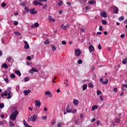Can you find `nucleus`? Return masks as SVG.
Here are the masks:
<instances>
[{
  "mask_svg": "<svg viewBox=\"0 0 127 127\" xmlns=\"http://www.w3.org/2000/svg\"><path fill=\"white\" fill-rule=\"evenodd\" d=\"M95 121H96V119L93 118L91 120V123H94V122H95Z\"/></svg>",
  "mask_w": 127,
  "mask_h": 127,
  "instance_id": "nucleus-60",
  "label": "nucleus"
},
{
  "mask_svg": "<svg viewBox=\"0 0 127 127\" xmlns=\"http://www.w3.org/2000/svg\"><path fill=\"white\" fill-rule=\"evenodd\" d=\"M101 34H102V32H98L97 33V35H101Z\"/></svg>",
  "mask_w": 127,
  "mask_h": 127,
  "instance_id": "nucleus-61",
  "label": "nucleus"
},
{
  "mask_svg": "<svg viewBox=\"0 0 127 127\" xmlns=\"http://www.w3.org/2000/svg\"><path fill=\"white\" fill-rule=\"evenodd\" d=\"M110 8H112V9H113V12L115 13L116 14L119 13V8H118L117 7L112 6L110 7Z\"/></svg>",
  "mask_w": 127,
  "mask_h": 127,
  "instance_id": "nucleus-4",
  "label": "nucleus"
},
{
  "mask_svg": "<svg viewBox=\"0 0 127 127\" xmlns=\"http://www.w3.org/2000/svg\"><path fill=\"white\" fill-rule=\"evenodd\" d=\"M99 30L100 31H103V26H100V27H99Z\"/></svg>",
  "mask_w": 127,
  "mask_h": 127,
  "instance_id": "nucleus-51",
  "label": "nucleus"
},
{
  "mask_svg": "<svg viewBox=\"0 0 127 127\" xmlns=\"http://www.w3.org/2000/svg\"><path fill=\"white\" fill-rule=\"evenodd\" d=\"M45 44H49V40H47V41H45Z\"/></svg>",
  "mask_w": 127,
  "mask_h": 127,
  "instance_id": "nucleus-50",
  "label": "nucleus"
},
{
  "mask_svg": "<svg viewBox=\"0 0 127 127\" xmlns=\"http://www.w3.org/2000/svg\"><path fill=\"white\" fill-rule=\"evenodd\" d=\"M96 1L95 0H90L88 2L89 4H94Z\"/></svg>",
  "mask_w": 127,
  "mask_h": 127,
  "instance_id": "nucleus-28",
  "label": "nucleus"
},
{
  "mask_svg": "<svg viewBox=\"0 0 127 127\" xmlns=\"http://www.w3.org/2000/svg\"><path fill=\"white\" fill-rule=\"evenodd\" d=\"M10 77H11V78H12L13 79H14V78H15V75H14V74L12 73L10 75Z\"/></svg>",
  "mask_w": 127,
  "mask_h": 127,
  "instance_id": "nucleus-39",
  "label": "nucleus"
},
{
  "mask_svg": "<svg viewBox=\"0 0 127 127\" xmlns=\"http://www.w3.org/2000/svg\"><path fill=\"white\" fill-rule=\"evenodd\" d=\"M101 22L102 24H104V25H106V24H107V21H106L105 20H102L101 21Z\"/></svg>",
  "mask_w": 127,
  "mask_h": 127,
  "instance_id": "nucleus-31",
  "label": "nucleus"
},
{
  "mask_svg": "<svg viewBox=\"0 0 127 127\" xmlns=\"http://www.w3.org/2000/svg\"><path fill=\"white\" fill-rule=\"evenodd\" d=\"M17 24H18V22L16 21L14 22V25H17Z\"/></svg>",
  "mask_w": 127,
  "mask_h": 127,
  "instance_id": "nucleus-56",
  "label": "nucleus"
},
{
  "mask_svg": "<svg viewBox=\"0 0 127 127\" xmlns=\"http://www.w3.org/2000/svg\"><path fill=\"white\" fill-rule=\"evenodd\" d=\"M91 8V7L90 6H86L85 7V10H89Z\"/></svg>",
  "mask_w": 127,
  "mask_h": 127,
  "instance_id": "nucleus-40",
  "label": "nucleus"
},
{
  "mask_svg": "<svg viewBox=\"0 0 127 127\" xmlns=\"http://www.w3.org/2000/svg\"><path fill=\"white\" fill-rule=\"evenodd\" d=\"M73 104L74 106H78L79 105V100L77 99H74L73 100Z\"/></svg>",
  "mask_w": 127,
  "mask_h": 127,
  "instance_id": "nucleus-13",
  "label": "nucleus"
},
{
  "mask_svg": "<svg viewBox=\"0 0 127 127\" xmlns=\"http://www.w3.org/2000/svg\"><path fill=\"white\" fill-rule=\"evenodd\" d=\"M32 70L33 72H38V69H37L36 68H35V67H32Z\"/></svg>",
  "mask_w": 127,
  "mask_h": 127,
  "instance_id": "nucleus-25",
  "label": "nucleus"
},
{
  "mask_svg": "<svg viewBox=\"0 0 127 127\" xmlns=\"http://www.w3.org/2000/svg\"><path fill=\"white\" fill-rule=\"evenodd\" d=\"M33 70H32V68L31 69H30L29 70V72H30V73H31V74H33Z\"/></svg>",
  "mask_w": 127,
  "mask_h": 127,
  "instance_id": "nucleus-58",
  "label": "nucleus"
},
{
  "mask_svg": "<svg viewBox=\"0 0 127 127\" xmlns=\"http://www.w3.org/2000/svg\"><path fill=\"white\" fill-rule=\"evenodd\" d=\"M4 107V104L3 103L0 104V109H2Z\"/></svg>",
  "mask_w": 127,
  "mask_h": 127,
  "instance_id": "nucleus-41",
  "label": "nucleus"
},
{
  "mask_svg": "<svg viewBox=\"0 0 127 127\" xmlns=\"http://www.w3.org/2000/svg\"><path fill=\"white\" fill-rule=\"evenodd\" d=\"M23 124L25 127H32V126H29L27 123H26V121H25V120H23Z\"/></svg>",
  "mask_w": 127,
  "mask_h": 127,
  "instance_id": "nucleus-17",
  "label": "nucleus"
},
{
  "mask_svg": "<svg viewBox=\"0 0 127 127\" xmlns=\"http://www.w3.org/2000/svg\"><path fill=\"white\" fill-rule=\"evenodd\" d=\"M25 10H26V11L27 12H29V11H30V10L29 9V8H28V7H27V6L25 7Z\"/></svg>",
  "mask_w": 127,
  "mask_h": 127,
  "instance_id": "nucleus-32",
  "label": "nucleus"
},
{
  "mask_svg": "<svg viewBox=\"0 0 127 127\" xmlns=\"http://www.w3.org/2000/svg\"><path fill=\"white\" fill-rule=\"evenodd\" d=\"M33 4H34V5H40L41 6H42V5H43L42 3L37 1H33Z\"/></svg>",
  "mask_w": 127,
  "mask_h": 127,
  "instance_id": "nucleus-8",
  "label": "nucleus"
},
{
  "mask_svg": "<svg viewBox=\"0 0 127 127\" xmlns=\"http://www.w3.org/2000/svg\"><path fill=\"white\" fill-rule=\"evenodd\" d=\"M77 112V110L76 109H71V113H72V114H75Z\"/></svg>",
  "mask_w": 127,
  "mask_h": 127,
  "instance_id": "nucleus-35",
  "label": "nucleus"
},
{
  "mask_svg": "<svg viewBox=\"0 0 127 127\" xmlns=\"http://www.w3.org/2000/svg\"><path fill=\"white\" fill-rule=\"evenodd\" d=\"M9 126L10 127H14L15 125L14 124H13L12 122H11V121L9 122Z\"/></svg>",
  "mask_w": 127,
  "mask_h": 127,
  "instance_id": "nucleus-33",
  "label": "nucleus"
},
{
  "mask_svg": "<svg viewBox=\"0 0 127 127\" xmlns=\"http://www.w3.org/2000/svg\"><path fill=\"white\" fill-rule=\"evenodd\" d=\"M62 44H63V45H66V41H63L62 42Z\"/></svg>",
  "mask_w": 127,
  "mask_h": 127,
  "instance_id": "nucleus-54",
  "label": "nucleus"
},
{
  "mask_svg": "<svg viewBox=\"0 0 127 127\" xmlns=\"http://www.w3.org/2000/svg\"><path fill=\"white\" fill-rule=\"evenodd\" d=\"M31 14H36L37 13V11L35 10V8H32L30 10Z\"/></svg>",
  "mask_w": 127,
  "mask_h": 127,
  "instance_id": "nucleus-10",
  "label": "nucleus"
},
{
  "mask_svg": "<svg viewBox=\"0 0 127 127\" xmlns=\"http://www.w3.org/2000/svg\"><path fill=\"white\" fill-rule=\"evenodd\" d=\"M122 63L123 64H127V59H124V60H123V62H122Z\"/></svg>",
  "mask_w": 127,
  "mask_h": 127,
  "instance_id": "nucleus-30",
  "label": "nucleus"
},
{
  "mask_svg": "<svg viewBox=\"0 0 127 127\" xmlns=\"http://www.w3.org/2000/svg\"><path fill=\"white\" fill-rule=\"evenodd\" d=\"M34 26L35 27H38V26H39V24H38V23H35L34 24Z\"/></svg>",
  "mask_w": 127,
  "mask_h": 127,
  "instance_id": "nucleus-44",
  "label": "nucleus"
},
{
  "mask_svg": "<svg viewBox=\"0 0 127 127\" xmlns=\"http://www.w3.org/2000/svg\"><path fill=\"white\" fill-rule=\"evenodd\" d=\"M15 34H16V35H18L19 36L20 35V33L18 32H14Z\"/></svg>",
  "mask_w": 127,
  "mask_h": 127,
  "instance_id": "nucleus-49",
  "label": "nucleus"
},
{
  "mask_svg": "<svg viewBox=\"0 0 127 127\" xmlns=\"http://www.w3.org/2000/svg\"><path fill=\"white\" fill-rule=\"evenodd\" d=\"M125 19V17L124 16H121L119 18V21H123Z\"/></svg>",
  "mask_w": 127,
  "mask_h": 127,
  "instance_id": "nucleus-29",
  "label": "nucleus"
},
{
  "mask_svg": "<svg viewBox=\"0 0 127 127\" xmlns=\"http://www.w3.org/2000/svg\"><path fill=\"white\" fill-rule=\"evenodd\" d=\"M4 80L6 83H8V78L6 77L5 78H4Z\"/></svg>",
  "mask_w": 127,
  "mask_h": 127,
  "instance_id": "nucleus-45",
  "label": "nucleus"
},
{
  "mask_svg": "<svg viewBox=\"0 0 127 127\" xmlns=\"http://www.w3.org/2000/svg\"><path fill=\"white\" fill-rule=\"evenodd\" d=\"M100 15L104 17V18H106L108 16L107 15V13L105 11H103L101 13Z\"/></svg>",
  "mask_w": 127,
  "mask_h": 127,
  "instance_id": "nucleus-9",
  "label": "nucleus"
},
{
  "mask_svg": "<svg viewBox=\"0 0 127 127\" xmlns=\"http://www.w3.org/2000/svg\"><path fill=\"white\" fill-rule=\"evenodd\" d=\"M48 19L50 21V22H55L56 20L55 18H53V17L51 15H49L48 16Z\"/></svg>",
  "mask_w": 127,
  "mask_h": 127,
  "instance_id": "nucleus-5",
  "label": "nucleus"
},
{
  "mask_svg": "<svg viewBox=\"0 0 127 127\" xmlns=\"http://www.w3.org/2000/svg\"><path fill=\"white\" fill-rule=\"evenodd\" d=\"M87 84H84L83 85V87H82V90L83 91H85V90H86L87 89Z\"/></svg>",
  "mask_w": 127,
  "mask_h": 127,
  "instance_id": "nucleus-23",
  "label": "nucleus"
},
{
  "mask_svg": "<svg viewBox=\"0 0 127 127\" xmlns=\"http://www.w3.org/2000/svg\"><path fill=\"white\" fill-rule=\"evenodd\" d=\"M66 110L67 113H71V110L70 109V106H67L66 107Z\"/></svg>",
  "mask_w": 127,
  "mask_h": 127,
  "instance_id": "nucleus-19",
  "label": "nucleus"
},
{
  "mask_svg": "<svg viewBox=\"0 0 127 127\" xmlns=\"http://www.w3.org/2000/svg\"><path fill=\"white\" fill-rule=\"evenodd\" d=\"M15 74H17V75H18L19 76H21V73H20V71L19 70H15Z\"/></svg>",
  "mask_w": 127,
  "mask_h": 127,
  "instance_id": "nucleus-18",
  "label": "nucleus"
},
{
  "mask_svg": "<svg viewBox=\"0 0 127 127\" xmlns=\"http://www.w3.org/2000/svg\"><path fill=\"white\" fill-rule=\"evenodd\" d=\"M74 124H75V125H79V122H78V121H77V120H75L74 121Z\"/></svg>",
  "mask_w": 127,
  "mask_h": 127,
  "instance_id": "nucleus-53",
  "label": "nucleus"
},
{
  "mask_svg": "<svg viewBox=\"0 0 127 127\" xmlns=\"http://www.w3.org/2000/svg\"><path fill=\"white\" fill-rule=\"evenodd\" d=\"M7 61H8L9 63H10V62L12 61V58L11 57H8L7 58Z\"/></svg>",
  "mask_w": 127,
  "mask_h": 127,
  "instance_id": "nucleus-24",
  "label": "nucleus"
},
{
  "mask_svg": "<svg viewBox=\"0 0 127 127\" xmlns=\"http://www.w3.org/2000/svg\"><path fill=\"white\" fill-rule=\"evenodd\" d=\"M88 49L89 50V52H94V51H95V48H94V46L92 45L89 46Z\"/></svg>",
  "mask_w": 127,
  "mask_h": 127,
  "instance_id": "nucleus-7",
  "label": "nucleus"
},
{
  "mask_svg": "<svg viewBox=\"0 0 127 127\" xmlns=\"http://www.w3.org/2000/svg\"><path fill=\"white\" fill-rule=\"evenodd\" d=\"M2 68H5V69H7V68H8V66H7V64H3L2 65Z\"/></svg>",
  "mask_w": 127,
  "mask_h": 127,
  "instance_id": "nucleus-21",
  "label": "nucleus"
},
{
  "mask_svg": "<svg viewBox=\"0 0 127 127\" xmlns=\"http://www.w3.org/2000/svg\"><path fill=\"white\" fill-rule=\"evenodd\" d=\"M96 124L97 126H99L100 125V121H97L96 122Z\"/></svg>",
  "mask_w": 127,
  "mask_h": 127,
  "instance_id": "nucleus-64",
  "label": "nucleus"
},
{
  "mask_svg": "<svg viewBox=\"0 0 127 127\" xmlns=\"http://www.w3.org/2000/svg\"><path fill=\"white\" fill-rule=\"evenodd\" d=\"M31 92V90H24L23 91V93H24L25 96H27V95H28V94H29V93H30Z\"/></svg>",
  "mask_w": 127,
  "mask_h": 127,
  "instance_id": "nucleus-15",
  "label": "nucleus"
},
{
  "mask_svg": "<svg viewBox=\"0 0 127 127\" xmlns=\"http://www.w3.org/2000/svg\"><path fill=\"white\" fill-rule=\"evenodd\" d=\"M52 48L53 51H55V50H56V47H55L54 45L52 46Z\"/></svg>",
  "mask_w": 127,
  "mask_h": 127,
  "instance_id": "nucleus-36",
  "label": "nucleus"
},
{
  "mask_svg": "<svg viewBox=\"0 0 127 127\" xmlns=\"http://www.w3.org/2000/svg\"><path fill=\"white\" fill-rule=\"evenodd\" d=\"M108 82H109V81L108 80V79H106L105 81H102V83H103L104 85H106V84H108Z\"/></svg>",
  "mask_w": 127,
  "mask_h": 127,
  "instance_id": "nucleus-34",
  "label": "nucleus"
},
{
  "mask_svg": "<svg viewBox=\"0 0 127 127\" xmlns=\"http://www.w3.org/2000/svg\"><path fill=\"white\" fill-rule=\"evenodd\" d=\"M62 4H63V1L60 0L58 3V5H59V6H61V5H62Z\"/></svg>",
  "mask_w": 127,
  "mask_h": 127,
  "instance_id": "nucleus-27",
  "label": "nucleus"
},
{
  "mask_svg": "<svg viewBox=\"0 0 127 127\" xmlns=\"http://www.w3.org/2000/svg\"><path fill=\"white\" fill-rule=\"evenodd\" d=\"M42 118L44 120V121L47 120V117L46 116H43Z\"/></svg>",
  "mask_w": 127,
  "mask_h": 127,
  "instance_id": "nucleus-57",
  "label": "nucleus"
},
{
  "mask_svg": "<svg viewBox=\"0 0 127 127\" xmlns=\"http://www.w3.org/2000/svg\"><path fill=\"white\" fill-rule=\"evenodd\" d=\"M98 49H99L100 50H101V49H102V46H101V44H99L98 46Z\"/></svg>",
  "mask_w": 127,
  "mask_h": 127,
  "instance_id": "nucleus-52",
  "label": "nucleus"
},
{
  "mask_svg": "<svg viewBox=\"0 0 127 127\" xmlns=\"http://www.w3.org/2000/svg\"><path fill=\"white\" fill-rule=\"evenodd\" d=\"M101 94H102V92H101V91L100 90L97 91V95H101Z\"/></svg>",
  "mask_w": 127,
  "mask_h": 127,
  "instance_id": "nucleus-46",
  "label": "nucleus"
},
{
  "mask_svg": "<svg viewBox=\"0 0 127 127\" xmlns=\"http://www.w3.org/2000/svg\"><path fill=\"white\" fill-rule=\"evenodd\" d=\"M28 81H29V78L27 77H26L24 78V82H28Z\"/></svg>",
  "mask_w": 127,
  "mask_h": 127,
  "instance_id": "nucleus-37",
  "label": "nucleus"
},
{
  "mask_svg": "<svg viewBox=\"0 0 127 127\" xmlns=\"http://www.w3.org/2000/svg\"><path fill=\"white\" fill-rule=\"evenodd\" d=\"M88 86L89 88H93L94 87V85L92 83H89L88 84Z\"/></svg>",
  "mask_w": 127,
  "mask_h": 127,
  "instance_id": "nucleus-38",
  "label": "nucleus"
},
{
  "mask_svg": "<svg viewBox=\"0 0 127 127\" xmlns=\"http://www.w3.org/2000/svg\"><path fill=\"white\" fill-rule=\"evenodd\" d=\"M84 118V114H80V119H83Z\"/></svg>",
  "mask_w": 127,
  "mask_h": 127,
  "instance_id": "nucleus-62",
  "label": "nucleus"
},
{
  "mask_svg": "<svg viewBox=\"0 0 127 127\" xmlns=\"http://www.w3.org/2000/svg\"><path fill=\"white\" fill-rule=\"evenodd\" d=\"M46 96H50L51 95V92L49 91H46L45 93Z\"/></svg>",
  "mask_w": 127,
  "mask_h": 127,
  "instance_id": "nucleus-20",
  "label": "nucleus"
},
{
  "mask_svg": "<svg viewBox=\"0 0 127 127\" xmlns=\"http://www.w3.org/2000/svg\"><path fill=\"white\" fill-rule=\"evenodd\" d=\"M120 118H116L115 119V123H116L117 124H120Z\"/></svg>",
  "mask_w": 127,
  "mask_h": 127,
  "instance_id": "nucleus-26",
  "label": "nucleus"
},
{
  "mask_svg": "<svg viewBox=\"0 0 127 127\" xmlns=\"http://www.w3.org/2000/svg\"><path fill=\"white\" fill-rule=\"evenodd\" d=\"M35 106L36 107H40L41 106V102L39 100L35 101Z\"/></svg>",
  "mask_w": 127,
  "mask_h": 127,
  "instance_id": "nucleus-11",
  "label": "nucleus"
},
{
  "mask_svg": "<svg viewBox=\"0 0 127 127\" xmlns=\"http://www.w3.org/2000/svg\"><path fill=\"white\" fill-rule=\"evenodd\" d=\"M38 116V115L37 114H34L32 116H31V118H29L28 119V121L31 122V121H32V122H35V121L37 120Z\"/></svg>",
  "mask_w": 127,
  "mask_h": 127,
  "instance_id": "nucleus-3",
  "label": "nucleus"
},
{
  "mask_svg": "<svg viewBox=\"0 0 127 127\" xmlns=\"http://www.w3.org/2000/svg\"><path fill=\"white\" fill-rule=\"evenodd\" d=\"M57 126L58 127H61V126H62V123L61 122H60L58 123Z\"/></svg>",
  "mask_w": 127,
  "mask_h": 127,
  "instance_id": "nucleus-43",
  "label": "nucleus"
},
{
  "mask_svg": "<svg viewBox=\"0 0 127 127\" xmlns=\"http://www.w3.org/2000/svg\"><path fill=\"white\" fill-rule=\"evenodd\" d=\"M14 109L15 112H13L10 116V119L12 120V121H15V120H16V117L18 116V114H19V112L16 110V107H14Z\"/></svg>",
  "mask_w": 127,
  "mask_h": 127,
  "instance_id": "nucleus-2",
  "label": "nucleus"
},
{
  "mask_svg": "<svg viewBox=\"0 0 127 127\" xmlns=\"http://www.w3.org/2000/svg\"><path fill=\"white\" fill-rule=\"evenodd\" d=\"M127 84H124L122 86V90L126 91V90H127Z\"/></svg>",
  "mask_w": 127,
  "mask_h": 127,
  "instance_id": "nucleus-14",
  "label": "nucleus"
},
{
  "mask_svg": "<svg viewBox=\"0 0 127 127\" xmlns=\"http://www.w3.org/2000/svg\"><path fill=\"white\" fill-rule=\"evenodd\" d=\"M99 98L101 99V101H103L104 100V98H103V96H100Z\"/></svg>",
  "mask_w": 127,
  "mask_h": 127,
  "instance_id": "nucleus-59",
  "label": "nucleus"
},
{
  "mask_svg": "<svg viewBox=\"0 0 127 127\" xmlns=\"http://www.w3.org/2000/svg\"><path fill=\"white\" fill-rule=\"evenodd\" d=\"M27 60L30 61V60H31V57L30 56H28L27 57Z\"/></svg>",
  "mask_w": 127,
  "mask_h": 127,
  "instance_id": "nucleus-55",
  "label": "nucleus"
},
{
  "mask_svg": "<svg viewBox=\"0 0 127 127\" xmlns=\"http://www.w3.org/2000/svg\"><path fill=\"white\" fill-rule=\"evenodd\" d=\"M84 31H85V29L81 28L80 29V32H84Z\"/></svg>",
  "mask_w": 127,
  "mask_h": 127,
  "instance_id": "nucleus-63",
  "label": "nucleus"
},
{
  "mask_svg": "<svg viewBox=\"0 0 127 127\" xmlns=\"http://www.w3.org/2000/svg\"><path fill=\"white\" fill-rule=\"evenodd\" d=\"M55 124H56V122L55 121V120H53L51 123L52 126H53V125H55Z\"/></svg>",
  "mask_w": 127,
  "mask_h": 127,
  "instance_id": "nucleus-47",
  "label": "nucleus"
},
{
  "mask_svg": "<svg viewBox=\"0 0 127 127\" xmlns=\"http://www.w3.org/2000/svg\"><path fill=\"white\" fill-rule=\"evenodd\" d=\"M7 99H11V97H12V93H11V88L9 87L7 88V90H5L3 93L1 94V97H7Z\"/></svg>",
  "mask_w": 127,
  "mask_h": 127,
  "instance_id": "nucleus-1",
  "label": "nucleus"
},
{
  "mask_svg": "<svg viewBox=\"0 0 127 127\" xmlns=\"http://www.w3.org/2000/svg\"><path fill=\"white\" fill-rule=\"evenodd\" d=\"M75 56L79 57L81 55V51L80 50L76 49L75 50Z\"/></svg>",
  "mask_w": 127,
  "mask_h": 127,
  "instance_id": "nucleus-6",
  "label": "nucleus"
},
{
  "mask_svg": "<svg viewBox=\"0 0 127 127\" xmlns=\"http://www.w3.org/2000/svg\"><path fill=\"white\" fill-rule=\"evenodd\" d=\"M78 64H82L83 63V61L82 60H79L77 62Z\"/></svg>",
  "mask_w": 127,
  "mask_h": 127,
  "instance_id": "nucleus-42",
  "label": "nucleus"
},
{
  "mask_svg": "<svg viewBox=\"0 0 127 127\" xmlns=\"http://www.w3.org/2000/svg\"><path fill=\"white\" fill-rule=\"evenodd\" d=\"M95 109H98V106H97V105H94V106H92L91 111H95Z\"/></svg>",
  "mask_w": 127,
  "mask_h": 127,
  "instance_id": "nucleus-22",
  "label": "nucleus"
},
{
  "mask_svg": "<svg viewBox=\"0 0 127 127\" xmlns=\"http://www.w3.org/2000/svg\"><path fill=\"white\" fill-rule=\"evenodd\" d=\"M24 43H25L24 49H28V48H29V45L28 44V43L26 41H25Z\"/></svg>",
  "mask_w": 127,
  "mask_h": 127,
  "instance_id": "nucleus-16",
  "label": "nucleus"
},
{
  "mask_svg": "<svg viewBox=\"0 0 127 127\" xmlns=\"http://www.w3.org/2000/svg\"><path fill=\"white\" fill-rule=\"evenodd\" d=\"M6 4L4 2H3L1 4V6H2V7H4V6H6Z\"/></svg>",
  "mask_w": 127,
  "mask_h": 127,
  "instance_id": "nucleus-48",
  "label": "nucleus"
},
{
  "mask_svg": "<svg viewBox=\"0 0 127 127\" xmlns=\"http://www.w3.org/2000/svg\"><path fill=\"white\" fill-rule=\"evenodd\" d=\"M61 27L62 28V29H64V30H66V29L69 27V24L64 26V24H63L61 25Z\"/></svg>",
  "mask_w": 127,
  "mask_h": 127,
  "instance_id": "nucleus-12",
  "label": "nucleus"
}]
</instances>
